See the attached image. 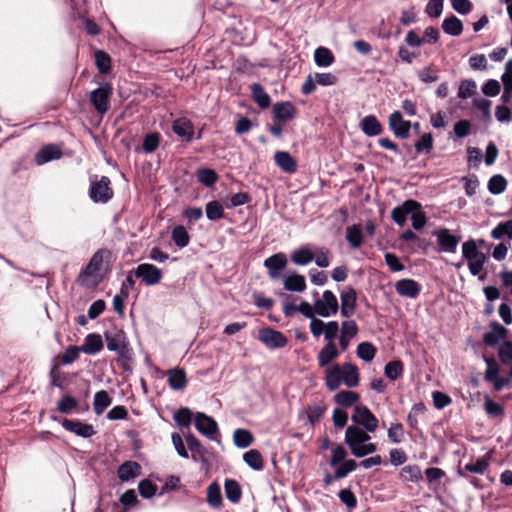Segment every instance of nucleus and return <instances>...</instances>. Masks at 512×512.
Masks as SVG:
<instances>
[{"label":"nucleus","mask_w":512,"mask_h":512,"mask_svg":"<svg viewBox=\"0 0 512 512\" xmlns=\"http://www.w3.org/2000/svg\"><path fill=\"white\" fill-rule=\"evenodd\" d=\"M113 253L108 248L98 249L91 257L89 263L83 268L77 277V282L87 285V279L94 277V285L101 283L105 276L112 271Z\"/></svg>","instance_id":"1"},{"label":"nucleus","mask_w":512,"mask_h":512,"mask_svg":"<svg viewBox=\"0 0 512 512\" xmlns=\"http://www.w3.org/2000/svg\"><path fill=\"white\" fill-rule=\"evenodd\" d=\"M107 349L117 353L119 360L122 361V368L130 370L128 361L132 360V348L130 347L129 340L126 333L122 329L114 328L104 332Z\"/></svg>","instance_id":"2"},{"label":"nucleus","mask_w":512,"mask_h":512,"mask_svg":"<svg viewBox=\"0 0 512 512\" xmlns=\"http://www.w3.org/2000/svg\"><path fill=\"white\" fill-rule=\"evenodd\" d=\"M462 256L467 260L468 268L473 276H479V280L486 278V273L480 274L487 261L485 253L478 250L475 240L469 239L462 244Z\"/></svg>","instance_id":"3"},{"label":"nucleus","mask_w":512,"mask_h":512,"mask_svg":"<svg viewBox=\"0 0 512 512\" xmlns=\"http://www.w3.org/2000/svg\"><path fill=\"white\" fill-rule=\"evenodd\" d=\"M114 196L111 180L108 176H102L100 180H92L89 188V197L94 203L105 204Z\"/></svg>","instance_id":"4"},{"label":"nucleus","mask_w":512,"mask_h":512,"mask_svg":"<svg viewBox=\"0 0 512 512\" xmlns=\"http://www.w3.org/2000/svg\"><path fill=\"white\" fill-rule=\"evenodd\" d=\"M354 426L366 429L369 432H375L379 427V420L364 404L354 406V412L351 416Z\"/></svg>","instance_id":"5"},{"label":"nucleus","mask_w":512,"mask_h":512,"mask_svg":"<svg viewBox=\"0 0 512 512\" xmlns=\"http://www.w3.org/2000/svg\"><path fill=\"white\" fill-rule=\"evenodd\" d=\"M113 95L111 83H104L90 93V102L98 114L104 115L110 108V100Z\"/></svg>","instance_id":"6"},{"label":"nucleus","mask_w":512,"mask_h":512,"mask_svg":"<svg viewBox=\"0 0 512 512\" xmlns=\"http://www.w3.org/2000/svg\"><path fill=\"white\" fill-rule=\"evenodd\" d=\"M338 310V300L335 294L330 290H325L322 294V299H318L314 302V311L321 317L335 315Z\"/></svg>","instance_id":"7"},{"label":"nucleus","mask_w":512,"mask_h":512,"mask_svg":"<svg viewBox=\"0 0 512 512\" xmlns=\"http://www.w3.org/2000/svg\"><path fill=\"white\" fill-rule=\"evenodd\" d=\"M370 432L358 426H348L345 431L344 442L350 453L354 452L361 445L371 440Z\"/></svg>","instance_id":"8"},{"label":"nucleus","mask_w":512,"mask_h":512,"mask_svg":"<svg viewBox=\"0 0 512 512\" xmlns=\"http://www.w3.org/2000/svg\"><path fill=\"white\" fill-rule=\"evenodd\" d=\"M259 340L269 349L283 348L287 345V337L280 331L265 327L259 331Z\"/></svg>","instance_id":"9"},{"label":"nucleus","mask_w":512,"mask_h":512,"mask_svg":"<svg viewBox=\"0 0 512 512\" xmlns=\"http://www.w3.org/2000/svg\"><path fill=\"white\" fill-rule=\"evenodd\" d=\"M134 274L137 278L147 286H153L158 284L162 279V271L153 264L143 263L137 266L134 270Z\"/></svg>","instance_id":"10"},{"label":"nucleus","mask_w":512,"mask_h":512,"mask_svg":"<svg viewBox=\"0 0 512 512\" xmlns=\"http://www.w3.org/2000/svg\"><path fill=\"white\" fill-rule=\"evenodd\" d=\"M287 256L283 252L273 254L264 260V267L270 279L276 280L281 277L282 271L287 267Z\"/></svg>","instance_id":"11"},{"label":"nucleus","mask_w":512,"mask_h":512,"mask_svg":"<svg viewBox=\"0 0 512 512\" xmlns=\"http://www.w3.org/2000/svg\"><path fill=\"white\" fill-rule=\"evenodd\" d=\"M388 125L389 129L393 132L396 138L406 139L409 137L412 123L410 121L404 120L400 111H394L391 113L389 116Z\"/></svg>","instance_id":"12"},{"label":"nucleus","mask_w":512,"mask_h":512,"mask_svg":"<svg viewBox=\"0 0 512 512\" xmlns=\"http://www.w3.org/2000/svg\"><path fill=\"white\" fill-rule=\"evenodd\" d=\"M437 237L439 251L447 253H455L457 246L461 240L460 236L453 235L449 229L442 228L433 232Z\"/></svg>","instance_id":"13"},{"label":"nucleus","mask_w":512,"mask_h":512,"mask_svg":"<svg viewBox=\"0 0 512 512\" xmlns=\"http://www.w3.org/2000/svg\"><path fill=\"white\" fill-rule=\"evenodd\" d=\"M421 208L422 206L418 201L408 199L404 201L401 205L393 208V210L391 211V218L397 225L404 226L408 214H411L416 210H420Z\"/></svg>","instance_id":"14"},{"label":"nucleus","mask_w":512,"mask_h":512,"mask_svg":"<svg viewBox=\"0 0 512 512\" xmlns=\"http://www.w3.org/2000/svg\"><path fill=\"white\" fill-rule=\"evenodd\" d=\"M274 122L286 123L297 115L295 105L290 101L277 102L272 108Z\"/></svg>","instance_id":"15"},{"label":"nucleus","mask_w":512,"mask_h":512,"mask_svg":"<svg viewBox=\"0 0 512 512\" xmlns=\"http://www.w3.org/2000/svg\"><path fill=\"white\" fill-rule=\"evenodd\" d=\"M491 460V453L488 452L484 456L478 458L475 462H470L464 465L463 468L459 467L457 474L460 477H467L468 473L484 474L489 468Z\"/></svg>","instance_id":"16"},{"label":"nucleus","mask_w":512,"mask_h":512,"mask_svg":"<svg viewBox=\"0 0 512 512\" xmlns=\"http://www.w3.org/2000/svg\"><path fill=\"white\" fill-rule=\"evenodd\" d=\"M195 427L201 434L212 440L215 439L213 435L218 432L217 422L202 412H198L195 416Z\"/></svg>","instance_id":"17"},{"label":"nucleus","mask_w":512,"mask_h":512,"mask_svg":"<svg viewBox=\"0 0 512 512\" xmlns=\"http://www.w3.org/2000/svg\"><path fill=\"white\" fill-rule=\"evenodd\" d=\"M62 427L65 430L74 433L77 436H81L83 438H90L96 434L93 425L83 423L80 420H72L65 418L62 421Z\"/></svg>","instance_id":"18"},{"label":"nucleus","mask_w":512,"mask_h":512,"mask_svg":"<svg viewBox=\"0 0 512 512\" xmlns=\"http://www.w3.org/2000/svg\"><path fill=\"white\" fill-rule=\"evenodd\" d=\"M396 292L408 298H417L421 292V285L414 279H401L395 284Z\"/></svg>","instance_id":"19"},{"label":"nucleus","mask_w":512,"mask_h":512,"mask_svg":"<svg viewBox=\"0 0 512 512\" xmlns=\"http://www.w3.org/2000/svg\"><path fill=\"white\" fill-rule=\"evenodd\" d=\"M173 132L186 142H190L194 136V125L186 117L178 118L172 123Z\"/></svg>","instance_id":"20"},{"label":"nucleus","mask_w":512,"mask_h":512,"mask_svg":"<svg viewBox=\"0 0 512 512\" xmlns=\"http://www.w3.org/2000/svg\"><path fill=\"white\" fill-rule=\"evenodd\" d=\"M490 328L491 331L483 335V342L489 347H494L501 339L506 338L508 331L496 321L490 323Z\"/></svg>","instance_id":"21"},{"label":"nucleus","mask_w":512,"mask_h":512,"mask_svg":"<svg viewBox=\"0 0 512 512\" xmlns=\"http://www.w3.org/2000/svg\"><path fill=\"white\" fill-rule=\"evenodd\" d=\"M167 382L172 390H183L186 388L188 381L186 372L182 368H173L166 372Z\"/></svg>","instance_id":"22"},{"label":"nucleus","mask_w":512,"mask_h":512,"mask_svg":"<svg viewBox=\"0 0 512 512\" xmlns=\"http://www.w3.org/2000/svg\"><path fill=\"white\" fill-rule=\"evenodd\" d=\"M185 439H186L188 448L192 452V459L194 461H197L198 460L196 457V455H197V456H199V459L203 464H205V465L208 464V460L206 457L208 454V449L206 447H204L202 445V443L192 433H189L188 435H186Z\"/></svg>","instance_id":"23"},{"label":"nucleus","mask_w":512,"mask_h":512,"mask_svg":"<svg viewBox=\"0 0 512 512\" xmlns=\"http://www.w3.org/2000/svg\"><path fill=\"white\" fill-rule=\"evenodd\" d=\"M342 382L349 388H354L359 385L360 374L358 367L350 362H346L341 366Z\"/></svg>","instance_id":"24"},{"label":"nucleus","mask_w":512,"mask_h":512,"mask_svg":"<svg viewBox=\"0 0 512 512\" xmlns=\"http://www.w3.org/2000/svg\"><path fill=\"white\" fill-rule=\"evenodd\" d=\"M275 164L284 172L292 174L297 170L296 160L286 151H277L274 154Z\"/></svg>","instance_id":"25"},{"label":"nucleus","mask_w":512,"mask_h":512,"mask_svg":"<svg viewBox=\"0 0 512 512\" xmlns=\"http://www.w3.org/2000/svg\"><path fill=\"white\" fill-rule=\"evenodd\" d=\"M118 477L127 482L141 474V465L135 461H125L118 468Z\"/></svg>","instance_id":"26"},{"label":"nucleus","mask_w":512,"mask_h":512,"mask_svg":"<svg viewBox=\"0 0 512 512\" xmlns=\"http://www.w3.org/2000/svg\"><path fill=\"white\" fill-rule=\"evenodd\" d=\"M363 133L369 137L380 135L383 132V126L375 115L365 116L360 123Z\"/></svg>","instance_id":"27"},{"label":"nucleus","mask_w":512,"mask_h":512,"mask_svg":"<svg viewBox=\"0 0 512 512\" xmlns=\"http://www.w3.org/2000/svg\"><path fill=\"white\" fill-rule=\"evenodd\" d=\"M80 347L82 352L93 355L99 353L103 349L104 344L101 335L91 333L85 337L84 343Z\"/></svg>","instance_id":"28"},{"label":"nucleus","mask_w":512,"mask_h":512,"mask_svg":"<svg viewBox=\"0 0 512 512\" xmlns=\"http://www.w3.org/2000/svg\"><path fill=\"white\" fill-rule=\"evenodd\" d=\"M339 351L335 343H326L317 356L319 367L323 368L329 365L334 359L338 358Z\"/></svg>","instance_id":"29"},{"label":"nucleus","mask_w":512,"mask_h":512,"mask_svg":"<svg viewBox=\"0 0 512 512\" xmlns=\"http://www.w3.org/2000/svg\"><path fill=\"white\" fill-rule=\"evenodd\" d=\"M342 370L339 364L333 365L325 373V385L329 391L337 390L342 382Z\"/></svg>","instance_id":"30"},{"label":"nucleus","mask_w":512,"mask_h":512,"mask_svg":"<svg viewBox=\"0 0 512 512\" xmlns=\"http://www.w3.org/2000/svg\"><path fill=\"white\" fill-rule=\"evenodd\" d=\"M253 101L261 108L267 109L271 104V98L259 83H253L250 86Z\"/></svg>","instance_id":"31"},{"label":"nucleus","mask_w":512,"mask_h":512,"mask_svg":"<svg viewBox=\"0 0 512 512\" xmlns=\"http://www.w3.org/2000/svg\"><path fill=\"white\" fill-rule=\"evenodd\" d=\"M284 289L290 292H303L306 290V280L301 274L288 275L283 281Z\"/></svg>","instance_id":"32"},{"label":"nucleus","mask_w":512,"mask_h":512,"mask_svg":"<svg viewBox=\"0 0 512 512\" xmlns=\"http://www.w3.org/2000/svg\"><path fill=\"white\" fill-rule=\"evenodd\" d=\"M62 155L61 150L55 145H46L38 151L35 156L37 164L41 165L54 159L60 158Z\"/></svg>","instance_id":"33"},{"label":"nucleus","mask_w":512,"mask_h":512,"mask_svg":"<svg viewBox=\"0 0 512 512\" xmlns=\"http://www.w3.org/2000/svg\"><path fill=\"white\" fill-rule=\"evenodd\" d=\"M360 399L357 392L350 390H341L334 395V402L342 407L348 408L355 405Z\"/></svg>","instance_id":"34"},{"label":"nucleus","mask_w":512,"mask_h":512,"mask_svg":"<svg viewBox=\"0 0 512 512\" xmlns=\"http://www.w3.org/2000/svg\"><path fill=\"white\" fill-rule=\"evenodd\" d=\"M400 478L404 482L417 483L423 480V474L420 467L417 464L404 466L399 474Z\"/></svg>","instance_id":"35"},{"label":"nucleus","mask_w":512,"mask_h":512,"mask_svg":"<svg viewBox=\"0 0 512 512\" xmlns=\"http://www.w3.org/2000/svg\"><path fill=\"white\" fill-rule=\"evenodd\" d=\"M443 31L451 36H459L463 31V23L455 15H450L443 20Z\"/></svg>","instance_id":"36"},{"label":"nucleus","mask_w":512,"mask_h":512,"mask_svg":"<svg viewBox=\"0 0 512 512\" xmlns=\"http://www.w3.org/2000/svg\"><path fill=\"white\" fill-rule=\"evenodd\" d=\"M197 181L206 187H213L219 179L217 172L211 168H200L196 171Z\"/></svg>","instance_id":"37"},{"label":"nucleus","mask_w":512,"mask_h":512,"mask_svg":"<svg viewBox=\"0 0 512 512\" xmlns=\"http://www.w3.org/2000/svg\"><path fill=\"white\" fill-rule=\"evenodd\" d=\"M314 253L307 247H301L292 252L290 258L296 265H307L314 260Z\"/></svg>","instance_id":"38"},{"label":"nucleus","mask_w":512,"mask_h":512,"mask_svg":"<svg viewBox=\"0 0 512 512\" xmlns=\"http://www.w3.org/2000/svg\"><path fill=\"white\" fill-rule=\"evenodd\" d=\"M112 403V398L109 396L108 392L105 390H101L95 393L94 395V412L97 415H101Z\"/></svg>","instance_id":"39"},{"label":"nucleus","mask_w":512,"mask_h":512,"mask_svg":"<svg viewBox=\"0 0 512 512\" xmlns=\"http://www.w3.org/2000/svg\"><path fill=\"white\" fill-rule=\"evenodd\" d=\"M226 497L232 503H237L242 497V490L239 483L234 479H226L224 483Z\"/></svg>","instance_id":"40"},{"label":"nucleus","mask_w":512,"mask_h":512,"mask_svg":"<svg viewBox=\"0 0 512 512\" xmlns=\"http://www.w3.org/2000/svg\"><path fill=\"white\" fill-rule=\"evenodd\" d=\"M244 462L254 470H262L264 468V461L262 454L257 449H251L244 453Z\"/></svg>","instance_id":"41"},{"label":"nucleus","mask_w":512,"mask_h":512,"mask_svg":"<svg viewBox=\"0 0 512 512\" xmlns=\"http://www.w3.org/2000/svg\"><path fill=\"white\" fill-rule=\"evenodd\" d=\"M314 60L319 67H327L334 62L335 57L328 48L318 47L314 53Z\"/></svg>","instance_id":"42"},{"label":"nucleus","mask_w":512,"mask_h":512,"mask_svg":"<svg viewBox=\"0 0 512 512\" xmlns=\"http://www.w3.org/2000/svg\"><path fill=\"white\" fill-rule=\"evenodd\" d=\"M404 372V364L401 360L388 362L384 368V374L392 381L397 380Z\"/></svg>","instance_id":"43"},{"label":"nucleus","mask_w":512,"mask_h":512,"mask_svg":"<svg viewBox=\"0 0 512 512\" xmlns=\"http://www.w3.org/2000/svg\"><path fill=\"white\" fill-rule=\"evenodd\" d=\"M233 440L237 447L247 448L253 443L254 437L249 430L239 428L234 431Z\"/></svg>","instance_id":"44"},{"label":"nucleus","mask_w":512,"mask_h":512,"mask_svg":"<svg viewBox=\"0 0 512 512\" xmlns=\"http://www.w3.org/2000/svg\"><path fill=\"white\" fill-rule=\"evenodd\" d=\"M171 237L175 245L179 248H184L190 243V236L186 228L182 225H178L172 230Z\"/></svg>","instance_id":"45"},{"label":"nucleus","mask_w":512,"mask_h":512,"mask_svg":"<svg viewBox=\"0 0 512 512\" xmlns=\"http://www.w3.org/2000/svg\"><path fill=\"white\" fill-rule=\"evenodd\" d=\"M346 239L352 248H359L363 242V234L359 225H352L346 229Z\"/></svg>","instance_id":"46"},{"label":"nucleus","mask_w":512,"mask_h":512,"mask_svg":"<svg viewBox=\"0 0 512 512\" xmlns=\"http://www.w3.org/2000/svg\"><path fill=\"white\" fill-rule=\"evenodd\" d=\"M95 64L101 74H108L111 71V57L103 50L95 52Z\"/></svg>","instance_id":"47"},{"label":"nucleus","mask_w":512,"mask_h":512,"mask_svg":"<svg viewBox=\"0 0 512 512\" xmlns=\"http://www.w3.org/2000/svg\"><path fill=\"white\" fill-rule=\"evenodd\" d=\"M207 502L211 507L218 508L222 504V495L220 485L216 482L210 484L207 488Z\"/></svg>","instance_id":"48"},{"label":"nucleus","mask_w":512,"mask_h":512,"mask_svg":"<svg viewBox=\"0 0 512 512\" xmlns=\"http://www.w3.org/2000/svg\"><path fill=\"white\" fill-rule=\"evenodd\" d=\"M356 353L360 359H362L366 362H370L375 358L377 349L370 342H361L357 346Z\"/></svg>","instance_id":"49"},{"label":"nucleus","mask_w":512,"mask_h":512,"mask_svg":"<svg viewBox=\"0 0 512 512\" xmlns=\"http://www.w3.org/2000/svg\"><path fill=\"white\" fill-rule=\"evenodd\" d=\"M358 463L354 459H345L343 462H340L335 469V477H340L341 479L346 478L350 473L355 471L358 467Z\"/></svg>","instance_id":"50"},{"label":"nucleus","mask_w":512,"mask_h":512,"mask_svg":"<svg viewBox=\"0 0 512 512\" xmlns=\"http://www.w3.org/2000/svg\"><path fill=\"white\" fill-rule=\"evenodd\" d=\"M507 187V180L500 174L493 175L488 181V190L491 194L503 193Z\"/></svg>","instance_id":"51"},{"label":"nucleus","mask_w":512,"mask_h":512,"mask_svg":"<svg viewBox=\"0 0 512 512\" xmlns=\"http://www.w3.org/2000/svg\"><path fill=\"white\" fill-rule=\"evenodd\" d=\"M80 352H82L81 347L70 345L64 353L57 356V360H59L62 365L71 364L79 358Z\"/></svg>","instance_id":"52"},{"label":"nucleus","mask_w":512,"mask_h":512,"mask_svg":"<svg viewBox=\"0 0 512 512\" xmlns=\"http://www.w3.org/2000/svg\"><path fill=\"white\" fill-rule=\"evenodd\" d=\"M505 236L510 240L512 239V219L505 222H500L491 231V237L493 239H502Z\"/></svg>","instance_id":"53"},{"label":"nucleus","mask_w":512,"mask_h":512,"mask_svg":"<svg viewBox=\"0 0 512 512\" xmlns=\"http://www.w3.org/2000/svg\"><path fill=\"white\" fill-rule=\"evenodd\" d=\"M79 403L77 399L70 395H64L57 403V410L62 414H70L77 409Z\"/></svg>","instance_id":"54"},{"label":"nucleus","mask_w":512,"mask_h":512,"mask_svg":"<svg viewBox=\"0 0 512 512\" xmlns=\"http://www.w3.org/2000/svg\"><path fill=\"white\" fill-rule=\"evenodd\" d=\"M205 210L207 218L211 221H216L224 217V208L217 200L208 202Z\"/></svg>","instance_id":"55"},{"label":"nucleus","mask_w":512,"mask_h":512,"mask_svg":"<svg viewBox=\"0 0 512 512\" xmlns=\"http://www.w3.org/2000/svg\"><path fill=\"white\" fill-rule=\"evenodd\" d=\"M434 139L431 133H424L414 144L418 154L430 153L433 149Z\"/></svg>","instance_id":"56"},{"label":"nucleus","mask_w":512,"mask_h":512,"mask_svg":"<svg viewBox=\"0 0 512 512\" xmlns=\"http://www.w3.org/2000/svg\"><path fill=\"white\" fill-rule=\"evenodd\" d=\"M484 410L489 418H498L504 415V408L499 403L485 396Z\"/></svg>","instance_id":"57"},{"label":"nucleus","mask_w":512,"mask_h":512,"mask_svg":"<svg viewBox=\"0 0 512 512\" xmlns=\"http://www.w3.org/2000/svg\"><path fill=\"white\" fill-rule=\"evenodd\" d=\"M161 135L158 132L149 133L144 136L142 148L146 153H153L159 147Z\"/></svg>","instance_id":"58"},{"label":"nucleus","mask_w":512,"mask_h":512,"mask_svg":"<svg viewBox=\"0 0 512 512\" xmlns=\"http://www.w3.org/2000/svg\"><path fill=\"white\" fill-rule=\"evenodd\" d=\"M341 306L355 309L357 305V293L353 287H347L341 292Z\"/></svg>","instance_id":"59"},{"label":"nucleus","mask_w":512,"mask_h":512,"mask_svg":"<svg viewBox=\"0 0 512 512\" xmlns=\"http://www.w3.org/2000/svg\"><path fill=\"white\" fill-rule=\"evenodd\" d=\"M439 69L436 66H428L418 71L417 76L423 83H432L438 80Z\"/></svg>","instance_id":"60"},{"label":"nucleus","mask_w":512,"mask_h":512,"mask_svg":"<svg viewBox=\"0 0 512 512\" xmlns=\"http://www.w3.org/2000/svg\"><path fill=\"white\" fill-rule=\"evenodd\" d=\"M347 455H348V452L343 445H341V444L336 445L332 449L331 455L329 458L330 467H332V468L336 467L338 464H340V462H343L346 459Z\"/></svg>","instance_id":"61"},{"label":"nucleus","mask_w":512,"mask_h":512,"mask_svg":"<svg viewBox=\"0 0 512 512\" xmlns=\"http://www.w3.org/2000/svg\"><path fill=\"white\" fill-rule=\"evenodd\" d=\"M326 411L325 405H309L306 408L307 420L311 425L318 422Z\"/></svg>","instance_id":"62"},{"label":"nucleus","mask_w":512,"mask_h":512,"mask_svg":"<svg viewBox=\"0 0 512 512\" xmlns=\"http://www.w3.org/2000/svg\"><path fill=\"white\" fill-rule=\"evenodd\" d=\"M175 422L181 427H189L192 421V412L187 407H181L174 413Z\"/></svg>","instance_id":"63"},{"label":"nucleus","mask_w":512,"mask_h":512,"mask_svg":"<svg viewBox=\"0 0 512 512\" xmlns=\"http://www.w3.org/2000/svg\"><path fill=\"white\" fill-rule=\"evenodd\" d=\"M498 357L503 365L512 363V342L504 341L498 348Z\"/></svg>","instance_id":"64"}]
</instances>
